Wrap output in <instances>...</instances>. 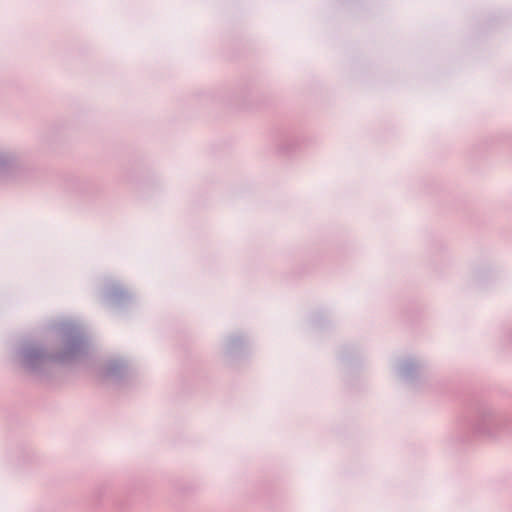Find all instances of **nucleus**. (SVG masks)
Returning <instances> with one entry per match:
<instances>
[{"label": "nucleus", "instance_id": "20e7f679", "mask_svg": "<svg viewBox=\"0 0 512 512\" xmlns=\"http://www.w3.org/2000/svg\"><path fill=\"white\" fill-rule=\"evenodd\" d=\"M229 356V358L226 360V362L228 364H232L235 360V358H237L238 356H242L243 354H233V353H230V354H227Z\"/></svg>", "mask_w": 512, "mask_h": 512}, {"label": "nucleus", "instance_id": "f257e3e1", "mask_svg": "<svg viewBox=\"0 0 512 512\" xmlns=\"http://www.w3.org/2000/svg\"><path fill=\"white\" fill-rule=\"evenodd\" d=\"M13 362L40 381L65 372L86 371L104 384L121 385L133 371L132 364L122 354H15Z\"/></svg>", "mask_w": 512, "mask_h": 512}, {"label": "nucleus", "instance_id": "f03ea898", "mask_svg": "<svg viewBox=\"0 0 512 512\" xmlns=\"http://www.w3.org/2000/svg\"><path fill=\"white\" fill-rule=\"evenodd\" d=\"M474 430L480 436L497 438L512 430V413H503L492 407H484L477 414Z\"/></svg>", "mask_w": 512, "mask_h": 512}, {"label": "nucleus", "instance_id": "7ed1b4c3", "mask_svg": "<svg viewBox=\"0 0 512 512\" xmlns=\"http://www.w3.org/2000/svg\"><path fill=\"white\" fill-rule=\"evenodd\" d=\"M396 376L407 384H415L423 375V366L412 356L399 357L394 364Z\"/></svg>", "mask_w": 512, "mask_h": 512}]
</instances>
